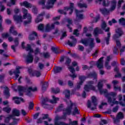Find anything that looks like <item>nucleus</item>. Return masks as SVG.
<instances>
[{"instance_id": "nucleus-4", "label": "nucleus", "mask_w": 125, "mask_h": 125, "mask_svg": "<svg viewBox=\"0 0 125 125\" xmlns=\"http://www.w3.org/2000/svg\"><path fill=\"white\" fill-rule=\"evenodd\" d=\"M92 102L94 104V107H91V102L90 100H88L87 107L88 108H91L92 111H94L97 109V99L95 96H93L91 98Z\"/></svg>"}, {"instance_id": "nucleus-42", "label": "nucleus", "mask_w": 125, "mask_h": 125, "mask_svg": "<svg viewBox=\"0 0 125 125\" xmlns=\"http://www.w3.org/2000/svg\"><path fill=\"white\" fill-rule=\"evenodd\" d=\"M77 5L80 8H87V5L86 3H78Z\"/></svg>"}, {"instance_id": "nucleus-55", "label": "nucleus", "mask_w": 125, "mask_h": 125, "mask_svg": "<svg viewBox=\"0 0 125 125\" xmlns=\"http://www.w3.org/2000/svg\"><path fill=\"white\" fill-rule=\"evenodd\" d=\"M98 34H99V29H98V27H96L94 30V35L95 37H97Z\"/></svg>"}, {"instance_id": "nucleus-40", "label": "nucleus", "mask_w": 125, "mask_h": 125, "mask_svg": "<svg viewBox=\"0 0 125 125\" xmlns=\"http://www.w3.org/2000/svg\"><path fill=\"white\" fill-rule=\"evenodd\" d=\"M9 33L10 34H12V35H13V36H17L18 35V33L17 31L14 30V27L13 26H11L9 30Z\"/></svg>"}, {"instance_id": "nucleus-57", "label": "nucleus", "mask_w": 125, "mask_h": 125, "mask_svg": "<svg viewBox=\"0 0 125 125\" xmlns=\"http://www.w3.org/2000/svg\"><path fill=\"white\" fill-rule=\"evenodd\" d=\"M66 21L68 23V24L67 25H69V26H70V25H73V21L72 19H70V18H67L66 19Z\"/></svg>"}, {"instance_id": "nucleus-1", "label": "nucleus", "mask_w": 125, "mask_h": 125, "mask_svg": "<svg viewBox=\"0 0 125 125\" xmlns=\"http://www.w3.org/2000/svg\"><path fill=\"white\" fill-rule=\"evenodd\" d=\"M75 106V104L72 103V101H70V104L68 105L66 108L63 109L64 108V105L62 104H61L57 108V112H61V111H63V115L62 116L61 119L63 120H66L67 116H70L72 114V109H73V106Z\"/></svg>"}, {"instance_id": "nucleus-23", "label": "nucleus", "mask_w": 125, "mask_h": 125, "mask_svg": "<svg viewBox=\"0 0 125 125\" xmlns=\"http://www.w3.org/2000/svg\"><path fill=\"white\" fill-rule=\"evenodd\" d=\"M21 6H24L26 8H32V4L28 2L27 1H24L23 2L20 3Z\"/></svg>"}, {"instance_id": "nucleus-9", "label": "nucleus", "mask_w": 125, "mask_h": 125, "mask_svg": "<svg viewBox=\"0 0 125 125\" xmlns=\"http://www.w3.org/2000/svg\"><path fill=\"white\" fill-rule=\"evenodd\" d=\"M71 40H72L73 42H71L70 40H68L67 42V44L69 45L71 47H72L73 46H76V44L77 42V39L75 38V37L74 36H72L70 37Z\"/></svg>"}, {"instance_id": "nucleus-11", "label": "nucleus", "mask_w": 125, "mask_h": 125, "mask_svg": "<svg viewBox=\"0 0 125 125\" xmlns=\"http://www.w3.org/2000/svg\"><path fill=\"white\" fill-rule=\"evenodd\" d=\"M13 19L15 21H16L17 23L18 24V23H21L23 22V20L24 19L23 18V17L21 15H15L13 16Z\"/></svg>"}, {"instance_id": "nucleus-10", "label": "nucleus", "mask_w": 125, "mask_h": 125, "mask_svg": "<svg viewBox=\"0 0 125 125\" xmlns=\"http://www.w3.org/2000/svg\"><path fill=\"white\" fill-rule=\"evenodd\" d=\"M112 98L113 100H112V97H108V98H107V102L110 103V104H112L111 106H114V104H115L118 105V104H119V101H116V97Z\"/></svg>"}, {"instance_id": "nucleus-28", "label": "nucleus", "mask_w": 125, "mask_h": 125, "mask_svg": "<svg viewBox=\"0 0 125 125\" xmlns=\"http://www.w3.org/2000/svg\"><path fill=\"white\" fill-rule=\"evenodd\" d=\"M60 119V117L57 116L56 117V119L55 121V125H69L68 124H67L64 122H59V119Z\"/></svg>"}, {"instance_id": "nucleus-50", "label": "nucleus", "mask_w": 125, "mask_h": 125, "mask_svg": "<svg viewBox=\"0 0 125 125\" xmlns=\"http://www.w3.org/2000/svg\"><path fill=\"white\" fill-rule=\"evenodd\" d=\"M34 106H35V104L33 102H30L29 103L28 109L29 110H33L34 109Z\"/></svg>"}, {"instance_id": "nucleus-60", "label": "nucleus", "mask_w": 125, "mask_h": 125, "mask_svg": "<svg viewBox=\"0 0 125 125\" xmlns=\"http://www.w3.org/2000/svg\"><path fill=\"white\" fill-rule=\"evenodd\" d=\"M51 50H52V51H53V52H54L56 54H58V53H59V52H58V49L57 48L52 47Z\"/></svg>"}, {"instance_id": "nucleus-34", "label": "nucleus", "mask_w": 125, "mask_h": 125, "mask_svg": "<svg viewBox=\"0 0 125 125\" xmlns=\"http://www.w3.org/2000/svg\"><path fill=\"white\" fill-rule=\"evenodd\" d=\"M18 90L19 92H26V91H27V87L19 85L18 86Z\"/></svg>"}, {"instance_id": "nucleus-35", "label": "nucleus", "mask_w": 125, "mask_h": 125, "mask_svg": "<svg viewBox=\"0 0 125 125\" xmlns=\"http://www.w3.org/2000/svg\"><path fill=\"white\" fill-rule=\"evenodd\" d=\"M41 83H42V91H45V90H46V89H47V87H48V82H44V83L41 82Z\"/></svg>"}, {"instance_id": "nucleus-14", "label": "nucleus", "mask_w": 125, "mask_h": 125, "mask_svg": "<svg viewBox=\"0 0 125 125\" xmlns=\"http://www.w3.org/2000/svg\"><path fill=\"white\" fill-rule=\"evenodd\" d=\"M4 91L3 92V93L4 95L6 97V99H8L9 97H10V92L9 88L7 86L4 87Z\"/></svg>"}, {"instance_id": "nucleus-5", "label": "nucleus", "mask_w": 125, "mask_h": 125, "mask_svg": "<svg viewBox=\"0 0 125 125\" xmlns=\"http://www.w3.org/2000/svg\"><path fill=\"white\" fill-rule=\"evenodd\" d=\"M39 4L41 5H43L42 7V9H50V8H52L54 4L50 3L48 4V2H47V5H45V0H40L39 1Z\"/></svg>"}, {"instance_id": "nucleus-24", "label": "nucleus", "mask_w": 125, "mask_h": 125, "mask_svg": "<svg viewBox=\"0 0 125 125\" xmlns=\"http://www.w3.org/2000/svg\"><path fill=\"white\" fill-rule=\"evenodd\" d=\"M33 61H34V57L31 53H29L26 57V62L28 63H33Z\"/></svg>"}, {"instance_id": "nucleus-46", "label": "nucleus", "mask_w": 125, "mask_h": 125, "mask_svg": "<svg viewBox=\"0 0 125 125\" xmlns=\"http://www.w3.org/2000/svg\"><path fill=\"white\" fill-rule=\"evenodd\" d=\"M64 92L65 93V97L67 99H70V93H71L70 90H65Z\"/></svg>"}, {"instance_id": "nucleus-8", "label": "nucleus", "mask_w": 125, "mask_h": 125, "mask_svg": "<svg viewBox=\"0 0 125 125\" xmlns=\"http://www.w3.org/2000/svg\"><path fill=\"white\" fill-rule=\"evenodd\" d=\"M75 6V4L73 2H70L69 3V7L68 6H65L64 7V10H70V11L69 12V15H72L73 14V12L74 11V8Z\"/></svg>"}, {"instance_id": "nucleus-61", "label": "nucleus", "mask_w": 125, "mask_h": 125, "mask_svg": "<svg viewBox=\"0 0 125 125\" xmlns=\"http://www.w3.org/2000/svg\"><path fill=\"white\" fill-rule=\"evenodd\" d=\"M32 12L33 13H34V14H37L38 13V9H37L36 6H32Z\"/></svg>"}, {"instance_id": "nucleus-26", "label": "nucleus", "mask_w": 125, "mask_h": 125, "mask_svg": "<svg viewBox=\"0 0 125 125\" xmlns=\"http://www.w3.org/2000/svg\"><path fill=\"white\" fill-rule=\"evenodd\" d=\"M22 13L23 15L22 16L23 19H27V17H31L30 14L28 13V10L26 8H22Z\"/></svg>"}, {"instance_id": "nucleus-13", "label": "nucleus", "mask_w": 125, "mask_h": 125, "mask_svg": "<svg viewBox=\"0 0 125 125\" xmlns=\"http://www.w3.org/2000/svg\"><path fill=\"white\" fill-rule=\"evenodd\" d=\"M103 83H102V82H99L98 83V89L99 90L101 94H104L105 91H106V89H103Z\"/></svg>"}, {"instance_id": "nucleus-3", "label": "nucleus", "mask_w": 125, "mask_h": 125, "mask_svg": "<svg viewBox=\"0 0 125 125\" xmlns=\"http://www.w3.org/2000/svg\"><path fill=\"white\" fill-rule=\"evenodd\" d=\"M107 23L106 22L103 21L101 25V28L102 30L104 31L105 32H107V36L104 38V42L106 45L110 44V39H111V32H110V27H107Z\"/></svg>"}, {"instance_id": "nucleus-53", "label": "nucleus", "mask_w": 125, "mask_h": 125, "mask_svg": "<svg viewBox=\"0 0 125 125\" xmlns=\"http://www.w3.org/2000/svg\"><path fill=\"white\" fill-rule=\"evenodd\" d=\"M38 30L39 31H43L44 30V26L43 24H40L38 25Z\"/></svg>"}, {"instance_id": "nucleus-39", "label": "nucleus", "mask_w": 125, "mask_h": 125, "mask_svg": "<svg viewBox=\"0 0 125 125\" xmlns=\"http://www.w3.org/2000/svg\"><path fill=\"white\" fill-rule=\"evenodd\" d=\"M53 100H51L49 101V102L51 103V104H54L57 103V101H59V98L56 97L55 96H52Z\"/></svg>"}, {"instance_id": "nucleus-18", "label": "nucleus", "mask_w": 125, "mask_h": 125, "mask_svg": "<svg viewBox=\"0 0 125 125\" xmlns=\"http://www.w3.org/2000/svg\"><path fill=\"white\" fill-rule=\"evenodd\" d=\"M15 42V45H12L11 46V49L13 50L14 52H16V46H18L19 45V41L18 38H16L14 41Z\"/></svg>"}, {"instance_id": "nucleus-29", "label": "nucleus", "mask_w": 125, "mask_h": 125, "mask_svg": "<svg viewBox=\"0 0 125 125\" xmlns=\"http://www.w3.org/2000/svg\"><path fill=\"white\" fill-rule=\"evenodd\" d=\"M100 12H101L103 15H104V16L108 15V14L110 13V11H109V10H108V9L106 8H103L100 9Z\"/></svg>"}, {"instance_id": "nucleus-2", "label": "nucleus", "mask_w": 125, "mask_h": 125, "mask_svg": "<svg viewBox=\"0 0 125 125\" xmlns=\"http://www.w3.org/2000/svg\"><path fill=\"white\" fill-rule=\"evenodd\" d=\"M86 37H87L89 38L82 39L80 41L81 43L85 45V46H87L89 45V46L90 49H92L95 46L94 44V39L92 38V35L90 33H87L86 34Z\"/></svg>"}, {"instance_id": "nucleus-30", "label": "nucleus", "mask_w": 125, "mask_h": 125, "mask_svg": "<svg viewBox=\"0 0 125 125\" xmlns=\"http://www.w3.org/2000/svg\"><path fill=\"white\" fill-rule=\"evenodd\" d=\"M63 70V67L60 66H56L55 68L53 69L54 74H59L61 73Z\"/></svg>"}, {"instance_id": "nucleus-52", "label": "nucleus", "mask_w": 125, "mask_h": 125, "mask_svg": "<svg viewBox=\"0 0 125 125\" xmlns=\"http://www.w3.org/2000/svg\"><path fill=\"white\" fill-rule=\"evenodd\" d=\"M12 119L13 120V122L12 123H13L14 125H17L20 120V119L15 118L14 117H13Z\"/></svg>"}, {"instance_id": "nucleus-33", "label": "nucleus", "mask_w": 125, "mask_h": 125, "mask_svg": "<svg viewBox=\"0 0 125 125\" xmlns=\"http://www.w3.org/2000/svg\"><path fill=\"white\" fill-rule=\"evenodd\" d=\"M37 90H38V88H37V87H35L34 88L32 87H29L28 88L26 87V91H27L28 94H30L32 91L35 92V91H37Z\"/></svg>"}, {"instance_id": "nucleus-32", "label": "nucleus", "mask_w": 125, "mask_h": 125, "mask_svg": "<svg viewBox=\"0 0 125 125\" xmlns=\"http://www.w3.org/2000/svg\"><path fill=\"white\" fill-rule=\"evenodd\" d=\"M34 36H35V37H38V33L35 31L32 32L28 37L29 41H34V40H35V37H34Z\"/></svg>"}, {"instance_id": "nucleus-25", "label": "nucleus", "mask_w": 125, "mask_h": 125, "mask_svg": "<svg viewBox=\"0 0 125 125\" xmlns=\"http://www.w3.org/2000/svg\"><path fill=\"white\" fill-rule=\"evenodd\" d=\"M111 6L110 8V11H114L117 7V1L116 0H112L111 1Z\"/></svg>"}, {"instance_id": "nucleus-64", "label": "nucleus", "mask_w": 125, "mask_h": 125, "mask_svg": "<svg viewBox=\"0 0 125 125\" xmlns=\"http://www.w3.org/2000/svg\"><path fill=\"white\" fill-rule=\"evenodd\" d=\"M69 124L70 125H78V121H73L72 122H70Z\"/></svg>"}, {"instance_id": "nucleus-17", "label": "nucleus", "mask_w": 125, "mask_h": 125, "mask_svg": "<svg viewBox=\"0 0 125 125\" xmlns=\"http://www.w3.org/2000/svg\"><path fill=\"white\" fill-rule=\"evenodd\" d=\"M44 15H45V12H43L40 14L38 16L37 18L35 20V22L36 23H40V22H42V20L43 19L42 17L44 16Z\"/></svg>"}, {"instance_id": "nucleus-38", "label": "nucleus", "mask_w": 125, "mask_h": 125, "mask_svg": "<svg viewBox=\"0 0 125 125\" xmlns=\"http://www.w3.org/2000/svg\"><path fill=\"white\" fill-rule=\"evenodd\" d=\"M41 55H42L45 59H48L50 58V54L48 52L41 53Z\"/></svg>"}, {"instance_id": "nucleus-15", "label": "nucleus", "mask_w": 125, "mask_h": 125, "mask_svg": "<svg viewBox=\"0 0 125 125\" xmlns=\"http://www.w3.org/2000/svg\"><path fill=\"white\" fill-rule=\"evenodd\" d=\"M103 59H104V57L100 58L97 62L96 65L99 69L103 68Z\"/></svg>"}, {"instance_id": "nucleus-20", "label": "nucleus", "mask_w": 125, "mask_h": 125, "mask_svg": "<svg viewBox=\"0 0 125 125\" xmlns=\"http://www.w3.org/2000/svg\"><path fill=\"white\" fill-rule=\"evenodd\" d=\"M84 89L85 91L88 92V91H89L90 90H95V87H94V86H93V85L86 84L84 85Z\"/></svg>"}, {"instance_id": "nucleus-22", "label": "nucleus", "mask_w": 125, "mask_h": 125, "mask_svg": "<svg viewBox=\"0 0 125 125\" xmlns=\"http://www.w3.org/2000/svg\"><path fill=\"white\" fill-rule=\"evenodd\" d=\"M87 78L88 79L93 78L94 80H97V74H96V72H90L87 75Z\"/></svg>"}, {"instance_id": "nucleus-19", "label": "nucleus", "mask_w": 125, "mask_h": 125, "mask_svg": "<svg viewBox=\"0 0 125 125\" xmlns=\"http://www.w3.org/2000/svg\"><path fill=\"white\" fill-rule=\"evenodd\" d=\"M1 37L2 39H7L8 38V40L10 42H11L13 41V38L10 37V35L8 33H2L1 34Z\"/></svg>"}, {"instance_id": "nucleus-12", "label": "nucleus", "mask_w": 125, "mask_h": 125, "mask_svg": "<svg viewBox=\"0 0 125 125\" xmlns=\"http://www.w3.org/2000/svg\"><path fill=\"white\" fill-rule=\"evenodd\" d=\"M104 96L106 97V98H108V97H111L110 96H112V97H116L117 96V93L114 92H111L110 93H108V90L107 89H105V91L104 92Z\"/></svg>"}, {"instance_id": "nucleus-6", "label": "nucleus", "mask_w": 125, "mask_h": 125, "mask_svg": "<svg viewBox=\"0 0 125 125\" xmlns=\"http://www.w3.org/2000/svg\"><path fill=\"white\" fill-rule=\"evenodd\" d=\"M115 32L117 34H114L113 35V40H118L120 37H122L124 35V32L121 28H118L116 30Z\"/></svg>"}, {"instance_id": "nucleus-56", "label": "nucleus", "mask_w": 125, "mask_h": 125, "mask_svg": "<svg viewBox=\"0 0 125 125\" xmlns=\"http://www.w3.org/2000/svg\"><path fill=\"white\" fill-rule=\"evenodd\" d=\"M71 59H70L69 57H66L65 64V65H70L71 64Z\"/></svg>"}, {"instance_id": "nucleus-43", "label": "nucleus", "mask_w": 125, "mask_h": 125, "mask_svg": "<svg viewBox=\"0 0 125 125\" xmlns=\"http://www.w3.org/2000/svg\"><path fill=\"white\" fill-rule=\"evenodd\" d=\"M2 17L0 15V32L1 33L3 31V27H2Z\"/></svg>"}, {"instance_id": "nucleus-44", "label": "nucleus", "mask_w": 125, "mask_h": 125, "mask_svg": "<svg viewBox=\"0 0 125 125\" xmlns=\"http://www.w3.org/2000/svg\"><path fill=\"white\" fill-rule=\"evenodd\" d=\"M2 111H3V112L7 113V114H9L10 113V111H11V108L9 107H3Z\"/></svg>"}, {"instance_id": "nucleus-31", "label": "nucleus", "mask_w": 125, "mask_h": 125, "mask_svg": "<svg viewBox=\"0 0 125 125\" xmlns=\"http://www.w3.org/2000/svg\"><path fill=\"white\" fill-rule=\"evenodd\" d=\"M73 104H75V105H73V106H74V109L73 110V111L72 112V115L73 116H75V115H80L81 114V112L79 110V109H78V107L76 105V104L73 103Z\"/></svg>"}, {"instance_id": "nucleus-7", "label": "nucleus", "mask_w": 125, "mask_h": 125, "mask_svg": "<svg viewBox=\"0 0 125 125\" xmlns=\"http://www.w3.org/2000/svg\"><path fill=\"white\" fill-rule=\"evenodd\" d=\"M21 66H18L16 70L14 71L13 72H12V71H9V75L10 76H12V75H13V74H14L15 77H16V80H17V79H18V78H19V74H21V72H20V69H21Z\"/></svg>"}, {"instance_id": "nucleus-48", "label": "nucleus", "mask_w": 125, "mask_h": 125, "mask_svg": "<svg viewBox=\"0 0 125 125\" xmlns=\"http://www.w3.org/2000/svg\"><path fill=\"white\" fill-rule=\"evenodd\" d=\"M12 115H9L8 117H6L4 120V122L6 124H8L10 122V119H12Z\"/></svg>"}, {"instance_id": "nucleus-59", "label": "nucleus", "mask_w": 125, "mask_h": 125, "mask_svg": "<svg viewBox=\"0 0 125 125\" xmlns=\"http://www.w3.org/2000/svg\"><path fill=\"white\" fill-rule=\"evenodd\" d=\"M118 48L116 46H114L113 49V54H115V55H118L119 53H118Z\"/></svg>"}, {"instance_id": "nucleus-47", "label": "nucleus", "mask_w": 125, "mask_h": 125, "mask_svg": "<svg viewBox=\"0 0 125 125\" xmlns=\"http://www.w3.org/2000/svg\"><path fill=\"white\" fill-rule=\"evenodd\" d=\"M117 117L120 120H123L125 118V115H124L123 112H120L118 113Z\"/></svg>"}, {"instance_id": "nucleus-45", "label": "nucleus", "mask_w": 125, "mask_h": 125, "mask_svg": "<svg viewBox=\"0 0 125 125\" xmlns=\"http://www.w3.org/2000/svg\"><path fill=\"white\" fill-rule=\"evenodd\" d=\"M52 92L53 93H55V94H57V93H59L60 92V89L58 87L55 89L54 88H51Z\"/></svg>"}, {"instance_id": "nucleus-51", "label": "nucleus", "mask_w": 125, "mask_h": 125, "mask_svg": "<svg viewBox=\"0 0 125 125\" xmlns=\"http://www.w3.org/2000/svg\"><path fill=\"white\" fill-rule=\"evenodd\" d=\"M124 2V0H119L117 4V9H120L122 7V3Z\"/></svg>"}, {"instance_id": "nucleus-21", "label": "nucleus", "mask_w": 125, "mask_h": 125, "mask_svg": "<svg viewBox=\"0 0 125 125\" xmlns=\"http://www.w3.org/2000/svg\"><path fill=\"white\" fill-rule=\"evenodd\" d=\"M111 60V57L108 56L106 58V60L105 62V67L107 70H111V65H109V62Z\"/></svg>"}, {"instance_id": "nucleus-37", "label": "nucleus", "mask_w": 125, "mask_h": 125, "mask_svg": "<svg viewBox=\"0 0 125 125\" xmlns=\"http://www.w3.org/2000/svg\"><path fill=\"white\" fill-rule=\"evenodd\" d=\"M26 19H27L28 21H25L23 22V25L24 26H27V25L32 23V17H26Z\"/></svg>"}, {"instance_id": "nucleus-54", "label": "nucleus", "mask_w": 125, "mask_h": 125, "mask_svg": "<svg viewBox=\"0 0 125 125\" xmlns=\"http://www.w3.org/2000/svg\"><path fill=\"white\" fill-rule=\"evenodd\" d=\"M15 99H18V100H21V102H22L23 103H24V102H25L24 99H23L22 97H13V100H15Z\"/></svg>"}, {"instance_id": "nucleus-62", "label": "nucleus", "mask_w": 125, "mask_h": 125, "mask_svg": "<svg viewBox=\"0 0 125 125\" xmlns=\"http://www.w3.org/2000/svg\"><path fill=\"white\" fill-rule=\"evenodd\" d=\"M79 30L78 29H75L73 32V35L76 36V37H79L80 33H78Z\"/></svg>"}, {"instance_id": "nucleus-27", "label": "nucleus", "mask_w": 125, "mask_h": 125, "mask_svg": "<svg viewBox=\"0 0 125 125\" xmlns=\"http://www.w3.org/2000/svg\"><path fill=\"white\" fill-rule=\"evenodd\" d=\"M12 117H19L20 116V111L16 108H14L12 110V114H10Z\"/></svg>"}, {"instance_id": "nucleus-36", "label": "nucleus", "mask_w": 125, "mask_h": 125, "mask_svg": "<svg viewBox=\"0 0 125 125\" xmlns=\"http://www.w3.org/2000/svg\"><path fill=\"white\" fill-rule=\"evenodd\" d=\"M79 79L80 80V83L81 84H83V82L85 81L86 79H87V76H84L83 75H80L79 76Z\"/></svg>"}, {"instance_id": "nucleus-49", "label": "nucleus", "mask_w": 125, "mask_h": 125, "mask_svg": "<svg viewBox=\"0 0 125 125\" xmlns=\"http://www.w3.org/2000/svg\"><path fill=\"white\" fill-rule=\"evenodd\" d=\"M46 102H49V100L48 99V98H45L43 99L42 100V105H47V104H46Z\"/></svg>"}, {"instance_id": "nucleus-41", "label": "nucleus", "mask_w": 125, "mask_h": 125, "mask_svg": "<svg viewBox=\"0 0 125 125\" xmlns=\"http://www.w3.org/2000/svg\"><path fill=\"white\" fill-rule=\"evenodd\" d=\"M33 76H36L37 78H39L42 76V73H41V71H38V70H34L33 73Z\"/></svg>"}, {"instance_id": "nucleus-63", "label": "nucleus", "mask_w": 125, "mask_h": 125, "mask_svg": "<svg viewBox=\"0 0 125 125\" xmlns=\"http://www.w3.org/2000/svg\"><path fill=\"white\" fill-rule=\"evenodd\" d=\"M65 37H67V33L66 32H63L60 38L61 41H62V40H63L64 38H65Z\"/></svg>"}, {"instance_id": "nucleus-58", "label": "nucleus", "mask_w": 125, "mask_h": 125, "mask_svg": "<svg viewBox=\"0 0 125 125\" xmlns=\"http://www.w3.org/2000/svg\"><path fill=\"white\" fill-rule=\"evenodd\" d=\"M51 31V28L49 24H47L45 27V32H50Z\"/></svg>"}, {"instance_id": "nucleus-16", "label": "nucleus", "mask_w": 125, "mask_h": 125, "mask_svg": "<svg viewBox=\"0 0 125 125\" xmlns=\"http://www.w3.org/2000/svg\"><path fill=\"white\" fill-rule=\"evenodd\" d=\"M83 12V10H78V9H75V13H76V16L77 18H78V19H83V15L80 13H82Z\"/></svg>"}]
</instances>
